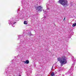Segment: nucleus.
<instances>
[{"label": "nucleus", "mask_w": 76, "mask_h": 76, "mask_svg": "<svg viewBox=\"0 0 76 76\" xmlns=\"http://www.w3.org/2000/svg\"><path fill=\"white\" fill-rule=\"evenodd\" d=\"M23 37V36H22V35H20L18 36V39H20V38H21V37Z\"/></svg>", "instance_id": "obj_12"}, {"label": "nucleus", "mask_w": 76, "mask_h": 76, "mask_svg": "<svg viewBox=\"0 0 76 76\" xmlns=\"http://www.w3.org/2000/svg\"><path fill=\"white\" fill-rule=\"evenodd\" d=\"M58 3L61 4L64 7H66L67 6L68 2L67 0H59L58 1Z\"/></svg>", "instance_id": "obj_3"}, {"label": "nucleus", "mask_w": 76, "mask_h": 76, "mask_svg": "<svg viewBox=\"0 0 76 76\" xmlns=\"http://www.w3.org/2000/svg\"><path fill=\"white\" fill-rule=\"evenodd\" d=\"M45 19H46V17L45 16H44Z\"/></svg>", "instance_id": "obj_19"}, {"label": "nucleus", "mask_w": 76, "mask_h": 76, "mask_svg": "<svg viewBox=\"0 0 76 76\" xmlns=\"http://www.w3.org/2000/svg\"><path fill=\"white\" fill-rule=\"evenodd\" d=\"M12 26V27H15V26H14L13 25Z\"/></svg>", "instance_id": "obj_22"}, {"label": "nucleus", "mask_w": 76, "mask_h": 76, "mask_svg": "<svg viewBox=\"0 0 76 76\" xmlns=\"http://www.w3.org/2000/svg\"><path fill=\"white\" fill-rule=\"evenodd\" d=\"M55 74L54 73V72H52V73L51 74V76H54Z\"/></svg>", "instance_id": "obj_11"}, {"label": "nucleus", "mask_w": 76, "mask_h": 76, "mask_svg": "<svg viewBox=\"0 0 76 76\" xmlns=\"http://www.w3.org/2000/svg\"><path fill=\"white\" fill-rule=\"evenodd\" d=\"M76 23H74L72 25V26L73 27H74V26H76Z\"/></svg>", "instance_id": "obj_13"}, {"label": "nucleus", "mask_w": 76, "mask_h": 76, "mask_svg": "<svg viewBox=\"0 0 76 76\" xmlns=\"http://www.w3.org/2000/svg\"><path fill=\"white\" fill-rule=\"evenodd\" d=\"M23 62H24L25 64H26H26H28L29 63V61L28 60H26V61H24Z\"/></svg>", "instance_id": "obj_9"}, {"label": "nucleus", "mask_w": 76, "mask_h": 76, "mask_svg": "<svg viewBox=\"0 0 76 76\" xmlns=\"http://www.w3.org/2000/svg\"><path fill=\"white\" fill-rule=\"evenodd\" d=\"M46 4V6H47V3Z\"/></svg>", "instance_id": "obj_24"}, {"label": "nucleus", "mask_w": 76, "mask_h": 76, "mask_svg": "<svg viewBox=\"0 0 76 76\" xmlns=\"http://www.w3.org/2000/svg\"><path fill=\"white\" fill-rule=\"evenodd\" d=\"M46 13V12L44 11V13Z\"/></svg>", "instance_id": "obj_21"}, {"label": "nucleus", "mask_w": 76, "mask_h": 76, "mask_svg": "<svg viewBox=\"0 0 76 76\" xmlns=\"http://www.w3.org/2000/svg\"><path fill=\"white\" fill-rule=\"evenodd\" d=\"M70 76H73V74H71V75H70Z\"/></svg>", "instance_id": "obj_18"}, {"label": "nucleus", "mask_w": 76, "mask_h": 76, "mask_svg": "<svg viewBox=\"0 0 76 76\" xmlns=\"http://www.w3.org/2000/svg\"><path fill=\"white\" fill-rule=\"evenodd\" d=\"M27 21H25L24 22V24H25V25H26V24H27Z\"/></svg>", "instance_id": "obj_14"}, {"label": "nucleus", "mask_w": 76, "mask_h": 76, "mask_svg": "<svg viewBox=\"0 0 76 76\" xmlns=\"http://www.w3.org/2000/svg\"><path fill=\"white\" fill-rule=\"evenodd\" d=\"M46 7L47 10H49V9H50V8L48 7V6H47Z\"/></svg>", "instance_id": "obj_17"}, {"label": "nucleus", "mask_w": 76, "mask_h": 76, "mask_svg": "<svg viewBox=\"0 0 76 76\" xmlns=\"http://www.w3.org/2000/svg\"><path fill=\"white\" fill-rule=\"evenodd\" d=\"M35 9L37 10L38 11H40L41 12L42 11V7L41 6H39L38 7H35Z\"/></svg>", "instance_id": "obj_4"}, {"label": "nucleus", "mask_w": 76, "mask_h": 76, "mask_svg": "<svg viewBox=\"0 0 76 76\" xmlns=\"http://www.w3.org/2000/svg\"><path fill=\"white\" fill-rule=\"evenodd\" d=\"M66 19V17H65L64 19V20Z\"/></svg>", "instance_id": "obj_20"}, {"label": "nucleus", "mask_w": 76, "mask_h": 76, "mask_svg": "<svg viewBox=\"0 0 76 76\" xmlns=\"http://www.w3.org/2000/svg\"><path fill=\"white\" fill-rule=\"evenodd\" d=\"M70 34V35H73V31H72V30H71L70 32H69Z\"/></svg>", "instance_id": "obj_8"}, {"label": "nucleus", "mask_w": 76, "mask_h": 76, "mask_svg": "<svg viewBox=\"0 0 76 76\" xmlns=\"http://www.w3.org/2000/svg\"><path fill=\"white\" fill-rule=\"evenodd\" d=\"M58 61H60L61 66L67 63V60L66 59V58L64 57L58 58Z\"/></svg>", "instance_id": "obj_2"}, {"label": "nucleus", "mask_w": 76, "mask_h": 76, "mask_svg": "<svg viewBox=\"0 0 76 76\" xmlns=\"http://www.w3.org/2000/svg\"><path fill=\"white\" fill-rule=\"evenodd\" d=\"M72 61H73V62L74 63H75V62H76V58H74V57L73 56H72Z\"/></svg>", "instance_id": "obj_7"}, {"label": "nucleus", "mask_w": 76, "mask_h": 76, "mask_svg": "<svg viewBox=\"0 0 76 76\" xmlns=\"http://www.w3.org/2000/svg\"><path fill=\"white\" fill-rule=\"evenodd\" d=\"M53 66H53L52 67V69H53Z\"/></svg>", "instance_id": "obj_23"}, {"label": "nucleus", "mask_w": 76, "mask_h": 76, "mask_svg": "<svg viewBox=\"0 0 76 76\" xmlns=\"http://www.w3.org/2000/svg\"><path fill=\"white\" fill-rule=\"evenodd\" d=\"M74 64H75L74 63H73L72 65V66H71V67H73L74 66H75L74 65Z\"/></svg>", "instance_id": "obj_16"}, {"label": "nucleus", "mask_w": 76, "mask_h": 76, "mask_svg": "<svg viewBox=\"0 0 76 76\" xmlns=\"http://www.w3.org/2000/svg\"><path fill=\"white\" fill-rule=\"evenodd\" d=\"M67 74H71V71H68V72H67Z\"/></svg>", "instance_id": "obj_15"}, {"label": "nucleus", "mask_w": 76, "mask_h": 76, "mask_svg": "<svg viewBox=\"0 0 76 76\" xmlns=\"http://www.w3.org/2000/svg\"><path fill=\"white\" fill-rule=\"evenodd\" d=\"M12 67L9 70L6 72L7 75H9V73L10 74H13L14 72L16 71V70L15 69V64L14 63H12Z\"/></svg>", "instance_id": "obj_1"}, {"label": "nucleus", "mask_w": 76, "mask_h": 76, "mask_svg": "<svg viewBox=\"0 0 76 76\" xmlns=\"http://www.w3.org/2000/svg\"><path fill=\"white\" fill-rule=\"evenodd\" d=\"M9 22L8 23H9L10 25H14L15 23H16V22H13V23H12V22H11V21L10 20H9Z\"/></svg>", "instance_id": "obj_6"}, {"label": "nucleus", "mask_w": 76, "mask_h": 76, "mask_svg": "<svg viewBox=\"0 0 76 76\" xmlns=\"http://www.w3.org/2000/svg\"><path fill=\"white\" fill-rule=\"evenodd\" d=\"M25 0H23L22 1V4H25V5H26V6H27V4H28V3H26V2H25Z\"/></svg>", "instance_id": "obj_5"}, {"label": "nucleus", "mask_w": 76, "mask_h": 76, "mask_svg": "<svg viewBox=\"0 0 76 76\" xmlns=\"http://www.w3.org/2000/svg\"><path fill=\"white\" fill-rule=\"evenodd\" d=\"M18 18H19V17L17 16H16V17H15V19L16 20H18Z\"/></svg>", "instance_id": "obj_10"}]
</instances>
